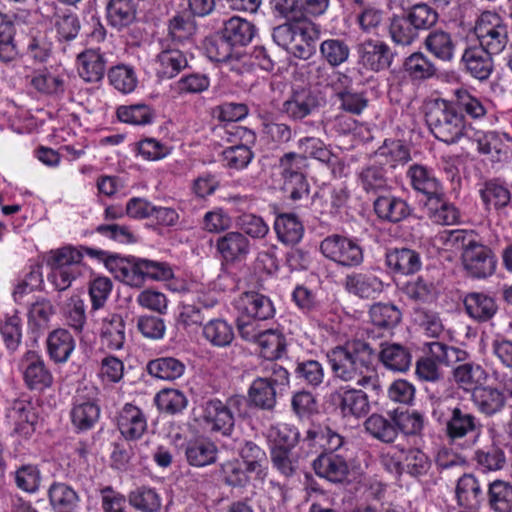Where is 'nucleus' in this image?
Segmentation results:
<instances>
[{
  "instance_id": "9",
  "label": "nucleus",
  "mask_w": 512,
  "mask_h": 512,
  "mask_svg": "<svg viewBox=\"0 0 512 512\" xmlns=\"http://www.w3.org/2000/svg\"><path fill=\"white\" fill-rule=\"evenodd\" d=\"M320 250L326 258L342 266H357L363 261L361 247L344 236L331 235L326 237L320 244Z\"/></svg>"
},
{
  "instance_id": "64",
  "label": "nucleus",
  "mask_w": 512,
  "mask_h": 512,
  "mask_svg": "<svg viewBox=\"0 0 512 512\" xmlns=\"http://www.w3.org/2000/svg\"><path fill=\"white\" fill-rule=\"evenodd\" d=\"M30 411V403L23 400L14 402L13 406L8 410L7 418L14 425L16 432L28 433Z\"/></svg>"
},
{
  "instance_id": "59",
  "label": "nucleus",
  "mask_w": 512,
  "mask_h": 512,
  "mask_svg": "<svg viewBox=\"0 0 512 512\" xmlns=\"http://www.w3.org/2000/svg\"><path fill=\"white\" fill-rule=\"evenodd\" d=\"M418 31L428 30L438 20L437 12L427 4H416L406 13Z\"/></svg>"
},
{
  "instance_id": "26",
  "label": "nucleus",
  "mask_w": 512,
  "mask_h": 512,
  "mask_svg": "<svg viewBox=\"0 0 512 512\" xmlns=\"http://www.w3.org/2000/svg\"><path fill=\"white\" fill-rule=\"evenodd\" d=\"M217 446L208 438L190 440L185 448L188 463L192 466L203 467L216 461Z\"/></svg>"
},
{
  "instance_id": "35",
  "label": "nucleus",
  "mask_w": 512,
  "mask_h": 512,
  "mask_svg": "<svg viewBox=\"0 0 512 512\" xmlns=\"http://www.w3.org/2000/svg\"><path fill=\"white\" fill-rule=\"evenodd\" d=\"M75 348L71 334L65 329H56L47 338L49 355L56 362H65Z\"/></svg>"
},
{
  "instance_id": "37",
  "label": "nucleus",
  "mask_w": 512,
  "mask_h": 512,
  "mask_svg": "<svg viewBox=\"0 0 512 512\" xmlns=\"http://www.w3.org/2000/svg\"><path fill=\"white\" fill-rule=\"evenodd\" d=\"M453 377L460 388L473 393L474 389L486 380L487 374L480 365L463 363L454 369Z\"/></svg>"
},
{
  "instance_id": "38",
  "label": "nucleus",
  "mask_w": 512,
  "mask_h": 512,
  "mask_svg": "<svg viewBox=\"0 0 512 512\" xmlns=\"http://www.w3.org/2000/svg\"><path fill=\"white\" fill-rule=\"evenodd\" d=\"M267 437L271 450H293L299 441L298 429L286 423H278L269 428Z\"/></svg>"
},
{
  "instance_id": "22",
  "label": "nucleus",
  "mask_w": 512,
  "mask_h": 512,
  "mask_svg": "<svg viewBox=\"0 0 512 512\" xmlns=\"http://www.w3.org/2000/svg\"><path fill=\"white\" fill-rule=\"evenodd\" d=\"M471 400L477 410L486 416L500 413L506 404V397L503 391L484 385L474 389L471 394Z\"/></svg>"
},
{
  "instance_id": "54",
  "label": "nucleus",
  "mask_w": 512,
  "mask_h": 512,
  "mask_svg": "<svg viewBox=\"0 0 512 512\" xmlns=\"http://www.w3.org/2000/svg\"><path fill=\"white\" fill-rule=\"evenodd\" d=\"M359 181L366 192L378 193L389 187L388 179L383 168L369 166L359 174Z\"/></svg>"
},
{
  "instance_id": "14",
  "label": "nucleus",
  "mask_w": 512,
  "mask_h": 512,
  "mask_svg": "<svg viewBox=\"0 0 512 512\" xmlns=\"http://www.w3.org/2000/svg\"><path fill=\"white\" fill-rule=\"evenodd\" d=\"M324 99L310 88L293 89L291 96L283 103V112L290 118L303 119L317 110Z\"/></svg>"
},
{
  "instance_id": "3",
  "label": "nucleus",
  "mask_w": 512,
  "mask_h": 512,
  "mask_svg": "<svg viewBox=\"0 0 512 512\" xmlns=\"http://www.w3.org/2000/svg\"><path fill=\"white\" fill-rule=\"evenodd\" d=\"M92 255L93 250L82 246L65 245L51 249L45 254L44 260L50 269L47 280L57 291L67 290L78 277L83 274L84 253Z\"/></svg>"
},
{
  "instance_id": "49",
  "label": "nucleus",
  "mask_w": 512,
  "mask_h": 512,
  "mask_svg": "<svg viewBox=\"0 0 512 512\" xmlns=\"http://www.w3.org/2000/svg\"><path fill=\"white\" fill-rule=\"evenodd\" d=\"M480 195L486 206H493L497 210L506 207L511 200L508 188L498 181L486 182Z\"/></svg>"
},
{
  "instance_id": "27",
  "label": "nucleus",
  "mask_w": 512,
  "mask_h": 512,
  "mask_svg": "<svg viewBox=\"0 0 512 512\" xmlns=\"http://www.w3.org/2000/svg\"><path fill=\"white\" fill-rule=\"evenodd\" d=\"M101 342L112 350L123 347L125 342V324L120 315L109 314L102 319L100 328Z\"/></svg>"
},
{
  "instance_id": "61",
  "label": "nucleus",
  "mask_w": 512,
  "mask_h": 512,
  "mask_svg": "<svg viewBox=\"0 0 512 512\" xmlns=\"http://www.w3.org/2000/svg\"><path fill=\"white\" fill-rule=\"evenodd\" d=\"M475 460L483 471L500 470L506 463L504 452L497 447L477 450Z\"/></svg>"
},
{
  "instance_id": "2",
  "label": "nucleus",
  "mask_w": 512,
  "mask_h": 512,
  "mask_svg": "<svg viewBox=\"0 0 512 512\" xmlns=\"http://www.w3.org/2000/svg\"><path fill=\"white\" fill-rule=\"evenodd\" d=\"M474 33L479 44L465 49L462 61L467 64L493 61L492 56L500 53L507 43V27L496 12H483L476 20Z\"/></svg>"
},
{
  "instance_id": "48",
  "label": "nucleus",
  "mask_w": 512,
  "mask_h": 512,
  "mask_svg": "<svg viewBox=\"0 0 512 512\" xmlns=\"http://www.w3.org/2000/svg\"><path fill=\"white\" fill-rule=\"evenodd\" d=\"M389 33L395 43L409 45L418 37L419 31L405 14L391 19Z\"/></svg>"
},
{
  "instance_id": "57",
  "label": "nucleus",
  "mask_w": 512,
  "mask_h": 512,
  "mask_svg": "<svg viewBox=\"0 0 512 512\" xmlns=\"http://www.w3.org/2000/svg\"><path fill=\"white\" fill-rule=\"evenodd\" d=\"M232 44L224 37L210 39L206 42L205 52L208 59L212 62L223 63L229 60L239 61V58L233 54Z\"/></svg>"
},
{
  "instance_id": "28",
  "label": "nucleus",
  "mask_w": 512,
  "mask_h": 512,
  "mask_svg": "<svg viewBox=\"0 0 512 512\" xmlns=\"http://www.w3.org/2000/svg\"><path fill=\"white\" fill-rule=\"evenodd\" d=\"M464 306L467 314L479 322L491 319L497 311L495 300L480 292L467 294L464 298Z\"/></svg>"
},
{
  "instance_id": "6",
  "label": "nucleus",
  "mask_w": 512,
  "mask_h": 512,
  "mask_svg": "<svg viewBox=\"0 0 512 512\" xmlns=\"http://www.w3.org/2000/svg\"><path fill=\"white\" fill-rule=\"evenodd\" d=\"M314 25L308 19L288 20L273 30V39L280 46L299 58H307L310 53L309 41L315 37Z\"/></svg>"
},
{
  "instance_id": "53",
  "label": "nucleus",
  "mask_w": 512,
  "mask_h": 512,
  "mask_svg": "<svg viewBox=\"0 0 512 512\" xmlns=\"http://www.w3.org/2000/svg\"><path fill=\"white\" fill-rule=\"evenodd\" d=\"M273 467L285 477H291L300 468V457L294 450H271Z\"/></svg>"
},
{
  "instance_id": "40",
  "label": "nucleus",
  "mask_w": 512,
  "mask_h": 512,
  "mask_svg": "<svg viewBox=\"0 0 512 512\" xmlns=\"http://www.w3.org/2000/svg\"><path fill=\"white\" fill-rule=\"evenodd\" d=\"M203 336L215 347H227L234 339V331L225 320L213 319L203 326Z\"/></svg>"
},
{
  "instance_id": "43",
  "label": "nucleus",
  "mask_w": 512,
  "mask_h": 512,
  "mask_svg": "<svg viewBox=\"0 0 512 512\" xmlns=\"http://www.w3.org/2000/svg\"><path fill=\"white\" fill-rule=\"evenodd\" d=\"M436 241L446 250H461L465 252L476 241V235L472 230L455 229L444 230L437 234Z\"/></svg>"
},
{
  "instance_id": "58",
  "label": "nucleus",
  "mask_w": 512,
  "mask_h": 512,
  "mask_svg": "<svg viewBox=\"0 0 512 512\" xmlns=\"http://www.w3.org/2000/svg\"><path fill=\"white\" fill-rule=\"evenodd\" d=\"M426 47L440 61H450L452 58V42L450 36L443 31L431 33L426 39Z\"/></svg>"
},
{
  "instance_id": "34",
  "label": "nucleus",
  "mask_w": 512,
  "mask_h": 512,
  "mask_svg": "<svg viewBox=\"0 0 512 512\" xmlns=\"http://www.w3.org/2000/svg\"><path fill=\"white\" fill-rule=\"evenodd\" d=\"M47 494L53 510H72L80 501L75 489L63 482H54L49 487Z\"/></svg>"
},
{
  "instance_id": "50",
  "label": "nucleus",
  "mask_w": 512,
  "mask_h": 512,
  "mask_svg": "<svg viewBox=\"0 0 512 512\" xmlns=\"http://www.w3.org/2000/svg\"><path fill=\"white\" fill-rule=\"evenodd\" d=\"M118 119L131 125H147L153 121L154 112L151 107L145 104L120 106L117 109Z\"/></svg>"
},
{
  "instance_id": "63",
  "label": "nucleus",
  "mask_w": 512,
  "mask_h": 512,
  "mask_svg": "<svg viewBox=\"0 0 512 512\" xmlns=\"http://www.w3.org/2000/svg\"><path fill=\"white\" fill-rule=\"evenodd\" d=\"M232 225V219L222 208H215L204 214L202 228L208 233L227 231Z\"/></svg>"
},
{
  "instance_id": "60",
  "label": "nucleus",
  "mask_w": 512,
  "mask_h": 512,
  "mask_svg": "<svg viewBox=\"0 0 512 512\" xmlns=\"http://www.w3.org/2000/svg\"><path fill=\"white\" fill-rule=\"evenodd\" d=\"M238 225L242 233L252 239H263L270 230L265 220L255 214H243L238 218Z\"/></svg>"
},
{
  "instance_id": "17",
  "label": "nucleus",
  "mask_w": 512,
  "mask_h": 512,
  "mask_svg": "<svg viewBox=\"0 0 512 512\" xmlns=\"http://www.w3.org/2000/svg\"><path fill=\"white\" fill-rule=\"evenodd\" d=\"M216 250L226 263H235L246 258L251 249L249 239L240 231H228L216 240Z\"/></svg>"
},
{
  "instance_id": "7",
  "label": "nucleus",
  "mask_w": 512,
  "mask_h": 512,
  "mask_svg": "<svg viewBox=\"0 0 512 512\" xmlns=\"http://www.w3.org/2000/svg\"><path fill=\"white\" fill-rule=\"evenodd\" d=\"M426 346L430 356L421 358L416 364V374L425 381H436L441 377L437 363L451 366L464 362L468 357L466 351L439 341L429 342Z\"/></svg>"
},
{
  "instance_id": "62",
  "label": "nucleus",
  "mask_w": 512,
  "mask_h": 512,
  "mask_svg": "<svg viewBox=\"0 0 512 512\" xmlns=\"http://www.w3.org/2000/svg\"><path fill=\"white\" fill-rule=\"evenodd\" d=\"M320 51L328 64H342L348 60L350 54L348 45L338 39H329L322 42Z\"/></svg>"
},
{
  "instance_id": "30",
  "label": "nucleus",
  "mask_w": 512,
  "mask_h": 512,
  "mask_svg": "<svg viewBox=\"0 0 512 512\" xmlns=\"http://www.w3.org/2000/svg\"><path fill=\"white\" fill-rule=\"evenodd\" d=\"M357 53L361 64H391L394 53L380 41L368 40L358 45Z\"/></svg>"
},
{
  "instance_id": "52",
  "label": "nucleus",
  "mask_w": 512,
  "mask_h": 512,
  "mask_svg": "<svg viewBox=\"0 0 512 512\" xmlns=\"http://www.w3.org/2000/svg\"><path fill=\"white\" fill-rule=\"evenodd\" d=\"M110 83L122 93H130L137 86L138 78L131 66H112L108 72Z\"/></svg>"
},
{
  "instance_id": "36",
  "label": "nucleus",
  "mask_w": 512,
  "mask_h": 512,
  "mask_svg": "<svg viewBox=\"0 0 512 512\" xmlns=\"http://www.w3.org/2000/svg\"><path fill=\"white\" fill-rule=\"evenodd\" d=\"M407 177L411 186L418 192L425 195H434L440 189V184L432 171L421 164H414L409 167Z\"/></svg>"
},
{
  "instance_id": "25",
  "label": "nucleus",
  "mask_w": 512,
  "mask_h": 512,
  "mask_svg": "<svg viewBox=\"0 0 512 512\" xmlns=\"http://www.w3.org/2000/svg\"><path fill=\"white\" fill-rule=\"evenodd\" d=\"M338 408L344 417L361 418L368 414L370 405L367 395L357 389H344L337 393Z\"/></svg>"
},
{
  "instance_id": "8",
  "label": "nucleus",
  "mask_w": 512,
  "mask_h": 512,
  "mask_svg": "<svg viewBox=\"0 0 512 512\" xmlns=\"http://www.w3.org/2000/svg\"><path fill=\"white\" fill-rule=\"evenodd\" d=\"M238 311L237 329L241 334L242 325L260 326V322L271 319L275 308L269 297L258 292L242 293L236 300Z\"/></svg>"
},
{
  "instance_id": "11",
  "label": "nucleus",
  "mask_w": 512,
  "mask_h": 512,
  "mask_svg": "<svg viewBox=\"0 0 512 512\" xmlns=\"http://www.w3.org/2000/svg\"><path fill=\"white\" fill-rule=\"evenodd\" d=\"M239 335L243 340L257 344L261 355L268 360L281 357L285 348L284 336L274 329L242 325Z\"/></svg>"
},
{
  "instance_id": "24",
  "label": "nucleus",
  "mask_w": 512,
  "mask_h": 512,
  "mask_svg": "<svg viewBox=\"0 0 512 512\" xmlns=\"http://www.w3.org/2000/svg\"><path fill=\"white\" fill-rule=\"evenodd\" d=\"M386 265L395 273L411 275L420 270L422 262L415 250L394 248L386 253Z\"/></svg>"
},
{
  "instance_id": "41",
  "label": "nucleus",
  "mask_w": 512,
  "mask_h": 512,
  "mask_svg": "<svg viewBox=\"0 0 512 512\" xmlns=\"http://www.w3.org/2000/svg\"><path fill=\"white\" fill-rule=\"evenodd\" d=\"M150 375L162 380H175L185 371V365L173 357H161L151 360L147 365Z\"/></svg>"
},
{
  "instance_id": "55",
  "label": "nucleus",
  "mask_w": 512,
  "mask_h": 512,
  "mask_svg": "<svg viewBox=\"0 0 512 512\" xmlns=\"http://www.w3.org/2000/svg\"><path fill=\"white\" fill-rule=\"evenodd\" d=\"M129 503L143 512H155L161 506V500L155 490L148 487H140L129 494Z\"/></svg>"
},
{
  "instance_id": "56",
  "label": "nucleus",
  "mask_w": 512,
  "mask_h": 512,
  "mask_svg": "<svg viewBox=\"0 0 512 512\" xmlns=\"http://www.w3.org/2000/svg\"><path fill=\"white\" fill-rule=\"evenodd\" d=\"M431 467L429 457L420 449L413 448L405 452L403 458V470L414 477L428 473Z\"/></svg>"
},
{
  "instance_id": "1",
  "label": "nucleus",
  "mask_w": 512,
  "mask_h": 512,
  "mask_svg": "<svg viewBox=\"0 0 512 512\" xmlns=\"http://www.w3.org/2000/svg\"><path fill=\"white\" fill-rule=\"evenodd\" d=\"M328 358L336 378L353 382L376 394L381 390V381L374 366V351L368 343L348 341L332 349Z\"/></svg>"
},
{
  "instance_id": "20",
  "label": "nucleus",
  "mask_w": 512,
  "mask_h": 512,
  "mask_svg": "<svg viewBox=\"0 0 512 512\" xmlns=\"http://www.w3.org/2000/svg\"><path fill=\"white\" fill-rule=\"evenodd\" d=\"M315 473L330 482H343L349 474L345 458L335 453H322L313 462Z\"/></svg>"
},
{
  "instance_id": "46",
  "label": "nucleus",
  "mask_w": 512,
  "mask_h": 512,
  "mask_svg": "<svg viewBox=\"0 0 512 512\" xmlns=\"http://www.w3.org/2000/svg\"><path fill=\"white\" fill-rule=\"evenodd\" d=\"M365 429L373 437L383 442H393L397 437L395 417L389 420L382 415L372 414L365 421Z\"/></svg>"
},
{
  "instance_id": "21",
  "label": "nucleus",
  "mask_w": 512,
  "mask_h": 512,
  "mask_svg": "<svg viewBox=\"0 0 512 512\" xmlns=\"http://www.w3.org/2000/svg\"><path fill=\"white\" fill-rule=\"evenodd\" d=\"M346 290L363 299L378 297L384 288L383 282L369 272H354L345 278Z\"/></svg>"
},
{
  "instance_id": "16",
  "label": "nucleus",
  "mask_w": 512,
  "mask_h": 512,
  "mask_svg": "<svg viewBox=\"0 0 512 512\" xmlns=\"http://www.w3.org/2000/svg\"><path fill=\"white\" fill-rule=\"evenodd\" d=\"M236 135L244 141V143L226 148L222 156L223 163L226 167L240 170L247 167L253 158V153L249 145L255 143L256 135L252 130L246 127H238Z\"/></svg>"
},
{
  "instance_id": "31",
  "label": "nucleus",
  "mask_w": 512,
  "mask_h": 512,
  "mask_svg": "<svg viewBox=\"0 0 512 512\" xmlns=\"http://www.w3.org/2000/svg\"><path fill=\"white\" fill-rule=\"evenodd\" d=\"M256 33L255 26L244 18L234 16L224 23L223 36L232 45H246Z\"/></svg>"
},
{
  "instance_id": "33",
  "label": "nucleus",
  "mask_w": 512,
  "mask_h": 512,
  "mask_svg": "<svg viewBox=\"0 0 512 512\" xmlns=\"http://www.w3.org/2000/svg\"><path fill=\"white\" fill-rule=\"evenodd\" d=\"M374 210L379 218L399 222L409 215L407 203L394 196H379L374 202Z\"/></svg>"
},
{
  "instance_id": "45",
  "label": "nucleus",
  "mask_w": 512,
  "mask_h": 512,
  "mask_svg": "<svg viewBox=\"0 0 512 512\" xmlns=\"http://www.w3.org/2000/svg\"><path fill=\"white\" fill-rule=\"evenodd\" d=\"M241 457L246 469L258 479L264 480L267 475L265 452L255 443L246 442L241 449Z\"/></svg>"
},
{
  "instance_id": "29",
  "label": "nucleus",
  "mask_w": 512,
  "mask_h": 512,
  "mask_svg": "<svg viewBox=\"0 0 512 512\" xmlns=\"http://www.w3.org/2000/svg\"><path fill=\"white\" fill-rule=\"evenodd\" d=\"M381 363L389 370L405 372L411 365L409 351L400 344L383 343L379 353Z\"/></svg>"
},
{
  "instance_id": "47",
  "label": "nucleus",
  "mask_w": 512,
  "mask_h": 512,
  "mask_svg": "<svg viewBox=\"0 0 512 512\" xmlns=\"http://www.w3.org/2000/svg\"><path fill=\"white\" fill-rule=\"evenodd\" d=\"M369 316L373 325L391 329L401 320L402 314L397 306L386 303H376L371 306Z\"/></svg>"
},
{
  "instance_id": "4",
  "label": "nucleus",
  "mask_w": 512,
  "mask_h": 512,
  "mask_svg": "<svg viewBox=\"0 0 512 512\" xmlns=\"http://www.w3.org/2000/svg\"><path fill=\"white\" fill-rule=\"evenodd\" d=\"M246 405L247 400L241 395H233L225 401L210 399L201 405L199 422L208 432L229 437L236 419L246 415Z\"/></svg>"
},
{
  "instance_id": "23",
  "label": "nucleus",
  "mask_w": 512,
  "mask_h": 512,
  "mask_svg": "<svg viewBox=\"0 0 512 512\" xmlns=\"http://www.w3.org/2000/svg\"><path fill=\"white\" fill-rule=\"evenodd\" d=\"M455 495L457 504L467 509H478L484 500L481 485L472 474H464L458 479Z\"/></svg>"
},
{
  "instance_id": "51",
  "label": "nucleus",
  "mask_w": 512,
  "mask_h": 512,
  "mask_svg": "<svg viewBox=\"0 0 512 512\" xmlns=\"http://www.w3.org/2000/svg\"><path fill=\"white\" fill-rule=\"evenodd\" d=\"M155 402L159 410L176 414L186 408L188 401L184 393L177 389H163L156 395Z\"/></svg>"
},
{
  "instance_id": "44",
  "label": "nucleus",
  "mask_w": 512,
  "mask_h": 512,
  "mask_svg": "<svg viewBox=\"0 0 512 512\" xmlns=\"http://www.w3.org/2000/svg\"><path fill=\"white\" fill-rule=\"evenodd\" d=\"M488 502L495 512H512V486L502 480L493 481L488 488Z\"/></svg>"
},
{
  "instance_id": "19",
  "label": "nucleus",
  "mask_w": 512,
  "mask_h": 512,
  "mask_svg": "<svg viewBox=\"0 0 512 512\" xmlns=\"http://www.w3.org/2000/svg\"><path fill=\"white\" fill-rule=\"evenodd\" d=\"M117 426L125 439L135 440L146 431L147 420L140 408L127 403L118 414Z\"/></svg>"
},
{
  "instance_id": "13",
  "label": "nucleus",
  "mask_w": 512,
  "mask_h": 512,
  "mask_svg": "<svg viewBox=\"0 0 512 512\" xmlns=\"http://www.w3.org/2000/svg\"><path fill=\"white\" fill-rule=\"evenodd\" d=\"M448 418L445 424L447 437L456 441L473 434H479L481 423L476 416L460 405L448 408Z\"/></svg>"
},
{
  "instance_id": "39",
  "label": "nucleus",
  "mask_w": 512,
  "mask_h": 512,
  "mask_svg": "<svg viewBox=\"0 0 512 512\" xmlns=\"http://www.w3.org/2000/svg\"><path fill=\"white\" fill-rule=\"evenodd\" d=\"M136 18V8L131 0H110L107 5V19L117 28H124Z\"/></svg>"
},
{
  "instance_id": "42",
  "label": "nucleus",
  "mask_w": 512,
  "mask_h": 512,
  "mask_svg": "<svg viewBox=\"0 0 512 512\" xmlns=\"http://www.w3.org/2000/svg\"><path fill=\"white\" fill-rule=\"evenodd\" d=\"M251 402L261 409H272L276 404V388L269 379L259 377L255 379L248 391Z\"/></svg>"
},
{
  "instance_id": "5",
  "label": "nucleus",
  "mask_w": 512,
  "mask_h": 512,
  "mask_svg": "<svg viewBox=\"0 0 512 512\" xmlns=\"http://www.w3.org/2000/svg\"><path fill=\"white\" fill-rule=\"evenodd\" d=\"M426 121L433 135L447 144L455 143L464 133V117L443 99H438L429 106Z\"/></svg>"
},
{
  "instance_id": "10",
  "label": "nucleus",
  "mask_w": 512,
  "mask_h": 512,
  "mask_svg": "<svg viewBox=\"0 0 512 512\" xmlns=\"http://www.w3.org/2000/svg\"><path fill=\"white\" fill-rule=\"evenodd\" d=\"M463 267L473 278L485 279L492 276L497 267V258L491 248L478 240L461 254Z\"/></svg>"
},
{
  "instance_id": "15",
  "label": "nucleus",
  "mask_w": 512,
  "mask_h": 512,
  "mask_svg": "<svg viewBox=\"0 0 512 512\" xmlns=\"http://www.w3.org/2000/svg\"><path fill=\"white\" fill-rule=\"evenodd\" d=\"M306 167V157L293 152L285 154L280 159L281 174L285 180V185H293L291 197L298 199L301 197V191H307L306 181L303 170Z\"/></svg>"
},
{
  "instance_id": "12",
  "label": "nucleus",
  "mask_w": 512,
  "mask_h": 512,
  "mask_svg": "<svg viewBox=\"0 0 512 512\" xmlns=\"http://www.w3.org/2000/svg\"><path fill=\"white\" fill-rule=\"evenodd\" d=\"M98 389L94 385H84L78 389L76 402L71 411L73 424L80 430L93 427L100 415L99 407L94 403Z\"/></svg>"
},
{
  "instance_id": "18",
  "label": "nucleus",
  "mask_w": 512,
  "mask_h": 512,
  "mask_svg": "<svg viewBox=\"0 0 512 512\" xmlns=\"http://www.w3.org/2000/svg\"><path fill=\"white\" fill-rule=\"evenodd\" d=\"M105 265L116 279L129 286L140 287L145 280L140 259L131 261L114 255L107 258Z\"/></svg>"
},
{
  "instance_id": "32",
  "label": "nucleus",
  "mask_w": 512,
  "mask_h": 512,
  "mask_svg": "<svg viewBox=\"0 0 512 512\" xmlns=\"http://www.w3.org/2000/svg\"><path fill=\"white\" fill-rule=\"evenodd\" d=\"M278 239L287 245L297 244L303 237L304 227L294 214H281L274 223Z\"/></svg>"
}]
</instances>
